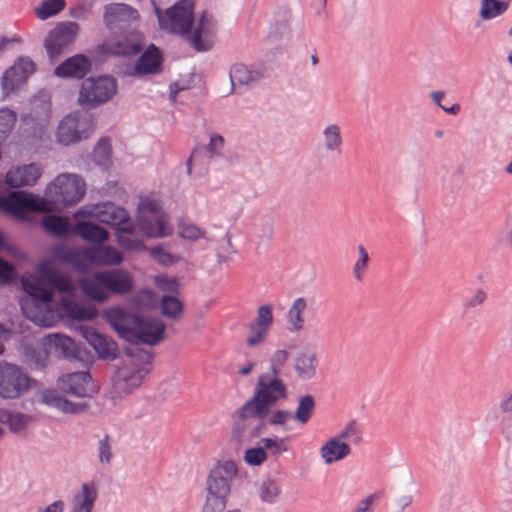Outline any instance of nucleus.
<instances>
[{
	"instance_id": "obj_1",
	"label": "nucleus",
	"mask_w": 512,
	"mask_h": 512,
	"mask_svg": "<svg viewBox=\"0 0 512 512\" xmlns=\"http://www.w3.org/2000/svg\"><path fill=\"white\" fill-rule=\"evenodd\" d=\"M85 191L86 185L80 176L63 173L46 187L44 197L25 191L12 192L7 197H0V208L17 218L25 219L30 211L48 212L58 206L75 204L82 199Z\"/></svg>"
},
{
	"instance_id": "obj_2",
	"label": "nucleus",
	"mask_w": 512,
	"mask_h": 512,
	"mask_svg": "<svg viewBox=\"0 0 512 512\" xmlns=\"http://www.w3.org/2000/svg\"><path fill=\"white\" fill-rule=\"evenodd\" d=\"M104 318L121 338L129 342L153 346L164 336L165 324L156 317L141 316L128 313L121 307H112L104 311Z\"/></svg>"
},
{
	"instance_id": "obj_3",
	"label": "nucleus",
	"mask_w": 512,
	"mask_h": 512,
	"mask_svg": "<svg viewBox=\"0 0 512 512\" xmlns=\"http://www.w3.org/2000/svg\"><path fill=\"white\" fill-rule=\"evenodd\" d=\"M26 297L20 300L23 315L39 327H52L57 322V314L49 308L52 290L45 288L40 279L33 275H24L21 279Z\"/></svg>"
},
{
	"instance_id": "obj_4",
	"label": "nucleus",
	"mask_w": 512,
	"mask_h": 512,
	"mask_svg": "<svg viewBox=\"0 0 512 512\" xmlns=\"http://www.w3.org/2000/svg\"><path fill=\"white\" fill-rule=\"evenodd\" d=\"M287 397V385L280 375L263 373L257 379L253 397L240 408L239 415L242 418H262L268 414L271 406Z\"/></svg>"
},
{
	"instance_id": "obj_5",
	"label": "nucleus",
	"mask_w": 512,
	"mask_h": 512,
	"mask_svg": "<svg viewBox=\"0 0 512 512\" xmlns=\"http://www.w3.org/2000/svg\"><path fill=\"white\" fill-rule=\"evenodd\" d=\"M167 215L157 195L151 194L140 199L137 208V226L148 238H162L172 233L166 223Z\"/></svg>"
},
{
	"instance_id": "obj_6",
	"label": "nucleus",
	"mask_w": 512,
	"mask_h": 512,
	"mask_svg": "<svg viewBox=\"0 0 512 512\" xmlns=\"http://www.w3.org/2000/svg\"><path fill=\"white\" fill-rule=\"evenodd\" d=\"M195 1L179 0L164 12L153 2L154 12L158 18L160 28L172 34H188L193 24Z\"/></svg>"
},
{
	"instance_id": "obj_7",
	"label": "nucleus",
	"mask_w": 512,
	"mask_h": 512,
	"mask_svg": "<svg viewBox=\"0 0 512 512\" xmlns=\"http://www.w3.org/2000/svg\"><path fill=\"white\" fill-rule=\"evenodd\" d=\"M94 131L92 117L76 111L66 115L59 123L56 132L57 141L65 146L87 139Z\"/></svg>"
},
{
	"instance_id": "obj_8",
	"label": "nucleus",
	"mask_w": 512,
	"mask_h": 512,
	"mask_svg": "<svg viewBox=\"0 0 512 512\" xmlns=\"http://www.w3.org/2000/svg\"><path fill=\"white\" fill-rule=\"evenodd\" d=\"M116 92L117 82L113 77H89L81 84L78 102L88 108H96L109 101Z\"/></svg>"
},
{
	"instance_id": "obj_9",
	"label": "nucleus",
	"mask_w": 512,
	"mask_h": 512,
	"mask_svg": "<svg viewBox=\"0 0 512 512\" xmlns=\"http://www.w3.org/2000/svg\"><path fill=\"white\" fill-rule=\"evenodd\" d=\"M32 379L21 368L13 364L0 366V396L16 399L30 388Z\"/></svg>"
},
{
	"instance_id": "obj_10",
	"label": "nucleus",
	"mask_w": 512,
	"mask_h": 512,
	"mask_svg": "<svg viewBox=\"0 0 512 512\" xmlns=\"http://www.w3.org/2000/svg\"><path fill=\"white\" fill-rule=\"evenodd\" d=\"M237 474L238 468L234 461H218L209 472L206 481V491L228 498L231 491V483Z\"/></svg>"
},
{
	"instance_id": "obj_11",
	"label": "nucleus",
	"mask_w": 512,
	"mask_h": 512,
	"mask_svg": "<svg viewBox=\"0 0 512 512\" xmlns=\"http://www.w3.org/2000/svg\"><path fill=\"white\" fill-rule=\"evenodd\" d=\"M79 25L75 22H65L52 29L45 39V48L50 59H56L75 41Z\"/></svg>"
},
{
	"instance_id": "obj_12",
	"label": "nucleus",
	"mask_w": 512,
	"mask_h": 512,
	"mask_svg": "<svg viewBox=\"0 0 512 512\" xmlns=\"http://www.w3.org/2000/svg\"><path fill=\"white\" fill-rule=\"evenodd\" d=\"M36 70L35 63L25 56L19 57L2 75L1 88L5 95L17 90L26 83L28 77Z\"/></svg>"
},
{
	"instance_id": "obj_13",
	"label": "nucleus",
	"mask_w": 512,
	"mask_h": 512,
	"mask_svg": "<svg viewBox=\"0 0 512 512\" xmlns=\"http://www.w3.org/2000/svg\"><path fill=\"white\" fill-rule=\"evenodd\" d=\"M79 214L84 217L95 218L97 221L110 226L119 227L130 219L129 213L125 208L109 201L82 208Z\"/></svg>"
},
{
	"instance_id": "obj_14",
	"label": "nucleus",
	"mask_w": 512,
	"mask_h": 512,
	"mask_svg": "<svg viewBox=\"0 0 512 512\" xmlns=\"http://www.w3.org/2000/svg\"><path fill=\"white\" fill-rule=\"evenodd\" d=\"M274 322L273 308L270 304L258 307L256 318L249 323V336L246 338L248 347H257L264 343Z\"/></svg>"
},
{
	"instance_id": "obj_15",
	"label": "nucleus",
	"mask_w": 512,
	"mask_h": 512,
	"mask_svg": "<svg viewBox=\"0 0 512 512\" xmlns=\"http://www.w3.org/2000/svg\"><path fill=\"white\" fill-rule=\"evenodd\" d=\"M139 18L138 11L125 3H111L104 6L103 22L110 29H124L136 22Z\"/></svg>"
},
{
	"instance_id": "obj_16",
	"label": "nucleus",
	"mask_w": 512,
	"mask_h": 512,
	"mask_svg": "<svg viewBox=\"0 0 512 512\" xmlns=\"http://www.w3.org/2000/svg\"><path fill=\"white\" fill-rule=\"evenodd\" d=\"M59 388L76 397H92L96 387L89 372L81 371L63 375L58 379Z\"/></svg>"
},
{
	"instance_id": "obj_17",
	"label": "nucleus",
	"mask_w": 512,
	"mask_h": 512,
	"mask_svg": "<svg viewBox=\"0 0 512 512\" xmlns=\"http://www.w3.org/2000/svg\"><path fill=\"white\" fill-rule=\"evenodd\" d=\"M43 173L39 163H30L10 168L5 175V183L11 188L31 187Z\"/></svg>"
},
{
	"instance_id": "obj_18",
	"label": "nucleus",
	"mask_w": 512,
	"mask_h": 512,
	"mask_svg": "<svg viewBox=\"0 0 512 512\" xmlns=\"http://www.w3.org/2000/svg\"><path fill=\"white\" fill-rule=\"evenodd\" d=\"M80 334L100 358L113 360L117 357L118 347L113 339L99 333L93 327L86 325L80 327Z\"/></svg>"
},
{
	"instance_id": "obj_19",
	"label": "nucleus",
	"mask_w": 512,
	"mask_h": 512,
	"mask_svg": "<svg viewBox=\"0 0 512 512\" xmlns=\"http://www.w3.org/2000/svg\"><path fill=\"white\" fill-rule=\"evenodd\" d=\"M87 261L95 266H118L124 261L120 251L111 245H97L84 248Z\"/></svg>"
},
{
	"instance_id": "obj_20",
	"label": "nucleus",
	"mask_w": 512,
	"mask_h": 512,
	"mask_svg": "<svg viewBox=\"0 0 512 512\" xmlns=\"http://www.w3.org/2000/svg\"><path fill=\"white\" fill-rule=\"evenodd\" d=\"M265 68L262 64L235 63L230 67L229 77L232 90L236 84L249 85L264 77Z\"/></svg>"
},
{
	"instance_id": "obj_21",
	"label": "nucleus",
	"mask_w": 512,
	"mask_h": 512,
	"mask_svg": "<svg viewBox=\"0 0 512 512\" xmlns=\"http://www.w3.org/2000/svg\"><path fill=\"white\" fill-rule=\"evenodd\" d=\"M106 279V288L108 296L126 295L129 294L134 288V280L132 275L124 269H114L104 271Z\"/></svg>"
},
{
	"instance_id": "obj_22",
	"label": "nucleus",
	"mask_w": 512,
	"mask_h": 512,
	"mask_svg": "<svg viewBox=\"0 0 512 512\" xmlns=\"http://www.w3.org/2000/svg\"><path fill=\"white\" fill-rule=\"evenodd\" d=\"M148 371V368L144 366L120 368L115 381L116 389L123 393H130L141 385Z\"/></svg>"
},
{
	"instance_id": "obj_23",
	"label": "nucleus",
	"mask_w": 512,
	"mask_h": 512,
	"mask_svg": "<svg viewBox=\"0 0 512 512\" xmlns=\"http://www.w3.org/2000/svg\"><path fill=\"white\" fill-rule=\"evenodd\" d=\"M41 401L66 414H80L87 410L85 402H73L58 394L55 390H45L41 394Z\"/></svg>"
},
{
	"instance_id": "obj_24",
	"label": "nucleus",
	"mask_w": 512,
	"mask_h": 512,
	"mask_svg": "<svg viewBox=\"0 0 512 512\" xmlns=\"http://www.w3.org/2000/svg\"><path fill=\"white\" fill-rule=\"evenodd\" d=\"M90 61L83 55L66 59L55 68V75L60 78H83L90 69Z\"/></svg>"
},
{
	"instance_id": "obj_25",
	"label": "nucleus",
	"mask_w": 512,
	"mask_h": 512,
	"mask_svg": "<svg viewBox=\"0 0 512 512\" xmlns=\"http://www.w3.org/2000/svg\"><path fill=\"white\" fill-rule=\"evenodd\" d=\"M320 456L326 465L342 461L351 454L348 442L339 440V437H331L320 447Z\"/></svg>"
},
{
	"instance_id": "obj_26",
	"label": "nucleus",
	"mask_w": 512,
	"mask_h": 512,
	"mask_svg": "<svg viewBox=\"0 0 512 512\" xmlns=\"http://www.w3.org/2000/svg\"><path fill=\"white\" fill-rule=\"evenodd\" d=\"M80 287L85 295L98 302L108 299V291L106 288L105 273L96 272L92 275L84 277L79 281Z\"/></svg>"
},
{
	"instance_id": "obj_27",
	"label": "nucleus",
	"mask_w": 512,
	"mask_h": 512,
	"mask_svg": "<svg viewBox=\"0 0 512 512\" xmlns=\"http://www.w3.org/2000/svg\"><path fill=\"white\" fill-rule=\"evenodd\" d=\"M97 496L98 490L94 482L83 483L71 499V512H92Z\"/></svg>"
},
{
	"instance_id": "obj_28",
	"label": "nucleus",
	"mask_w": 512,
	"mask_h": 512,
	"mask_svg": "<svg viewBox=\"0 0 512 512\" xmlns=\"http://www.w3.org/2000/svg\"><path fill=\"white\" fill-rule=\"evenodd\" d=\"M162 56L160 50L151 44L139 57L135 64V74H155L160 72Z\"/></svg>"
},
{
	"instance_id": "obj_29",
	"label": "nucleus",
	"mask_w": 512,
	"mask_h": 512,
	"mask_svg": "<svg viewBox=\"0 0 512 512\" xmlns=\"http://www.w3.org/2000/svg\"><path fill=\"white\" fill-rule=\"evenodd\" d=\"M307 308L308 300L305 297H297L293 300L286 314L287 327L290 332L299 333L304 329V316Z\"/></svg>"
},
{
	"instance_id": "obj_30",
	"label": "nucleus",
	"mask_w": 512,
	"mask_h": 512,
	"mask_svg": "<svg viewBox=\"0 0 512 512\" xmlns=\"http://www.w3.org/2000/svg\"><path fill=\"white\" fill-rule=\"evenodd\" d=\"M322 145L326 152L331 154H341L344 145L342 129L337 123L326 124L321 132Z\"/></svg>"
},
{
	"instance_id": "obj_31",
	"label": "nucleus",
	"mask_w": 512,
	"mask_h": 512,
	"mask_svg": "<svg viewBox=\"0 0 512 512\" xmlns=\"http://www.w3.org/2000/svg\"><path fill=\"white\" fill-rule=\"evenodd\" d=\"M116 242L126 252H139L145 250L142 239L131 225L118 227L115 232Z\"/></svg>"
},
{
	"instance_id": "obj_32",
	"label": "nucleus",
	"mask_w": 512,
	"mask_h": 512,
	"mask_svg": "<svg viewBox=\"0 0 512 512\" xmlns=\"http://www.w3.org/2000/svg\"><path fill=\"white\" fill-rule=\"evenodd\" d=\"M61 304L65 314L77 321H90L98 315V311L93 305L83 304L74 299L63 298Z\"/></svg>"
},
{
	"instance_id": "obj_33",
	"label": "nucleus",
	"mask_w": 512,
	"mask_h": 512,
	"mask_svg": "<svg viewBox=\"0 0 512 512\" xmlns=\"http://www.w3.org/2000/svg\"><path fill=\"white\" fill-rule=\"evenodd\" d=\"M103 47L109 54L117 56H131L138 54L141 46L127 36H119L107 39Z\"/></svg>"
},
{
	"instance_id": "obj_34",
	"label": "nucleus",
	"mask_w": 512,
	"mask_h": 512,
	"mask_svg": "<svg viewBox=\"0 0 512 512\" xmlns=\"http://www.w3.org/2000/svg\"><path fill=\"white\" fill-rule=\"evenodd\" d=\"M211 15L203 13L193 34L189 37L190 44L197 51H207L210 48L209 35L211 30Z\"/></svg>"
},
{
	"instance_id": "obj_35",
	"label": "nucleus",
	"mask_w": 512,
	"mask_h": 512,
	"mask_svg": "<svg viewBox=\"0 0 512 512\" xmlns=\"http://www.w3.org/2000/svg\"><path fill=\"white\" fill-rule=\"evenodd\" d=\"M317 356L312 351L299 353L294 359V370L302 380H310L316 375Z\"/></svg>"
},
{
	"instance_id": "obj_36",
	"label": "nucleus",
	"mask_w": 512,
	"mask_h": 512,
	"mask_svg": "<svg viewBox=\"0 0 512 512\" xmlns=\"http://www.w3.org/2000/svg\"><path fill=\"white\" fill-rule=\"evenodd\" d=\"M73 232L87 242L98 244L104 243L109 237L105 228L86 221L77 222Z\"/></svg>"
},
{
	"instance_id": "obj_37",
	"label": "nucleus",
	"mask_w": 512,
	"mask_h": 512,
	"mask_svg": "<svg viewBox=\"0 0 512 512\" xmlns=\"http://www.w3.org/2000/svg\"><path fill=\"white\" fill-rule=\"evenodd\" d=\"M42 226L48 233L60 238L66 237L70 231L67 219L56 215L45 216L42 220Z\"/></svg>"
},
{
	"instance_id": "obj_38",
	"label": "nucleus",
	"mask_w": 512,
	"mask_h": 512,
	"mask_svg": "<svg viewBox=\"0 0 512 512\" xmlns=\"http://www.w3.org/2000/svg\"><path fill=\"white\" fill-rule=\"evenodd\" d=\"M315 410V400L312 395H305L299 398L292 419L304 425L309 422Z\"/></svg>"
},
{
	"instance_id": "obj_39",
	"label": "nucleus",
	"mask_w": 512,
	"mask_h": 512,
	"mask_svg": "<svg viewBox=\"0 0 512 512\" xmlns=\"http://www.w3.org/2000/svg\"><path fill=\"white\" fill-rule=\"evenodd\" d=\"M509 4L502 0H482L480 17L483 20H491L502 15L508 9Z\"/></svg>"
},
{
	"instance_id": "obj_40",
	"label": "nucleus",
	"mask_w": 512,
	"mask_h": 512,
	"mask_svg": "<svg viewBox=\"0 0 512 512\" xmlns=\"http://www.w3.org/2000/svg\"><path fill=\"white\" fill-rule=\"evenodd\" d=\"M335 437H339L341 441H348L354 445H358L363 441V431L356 420H350L344 424Z\"/></svg>"
},
{
	"instance_id": "obj_41",
	"label": "nucleus",
	"mask_w": 512,
	"mask_h": 512,
	"mask_svg": "<svg viewBox=\"0 0 512 512\" xmlns=\"http://www.w3.org/2000/svg\"><path fill=\"white\" fill-rule=\"evenodd\" d=\"M65 5V0H44L35 8V14L40 20H46L61 12Z\"/></svg>"
},
{
	"instance_id": "obj_42",
	"label": "nucleus",
	"mask_w": 512,
	"mask_h": 512,
	"mask_svg": "<svg viewBox=\"0 0 512 512\" xmlns=\"http://www.w3.org/2000/svg\"><path fill=\"white\" fill-rule=\"evenodd\" d=\"M32 420L33 417L31 415L21 412H10L6 415V423L14 433L24 431Z\"/></svg>"
},
{
	"instance_id": "obj_43",
	"label": "nucleus",
	"mask_w": 512,
	"mask_h": 512,
	"mask_svg": "<svg viewBox=\"0 0 512 512\" xmlns=\"http://www.w3.org/2000/svg\"><path fill=\"white\" fill-rule=\"evenodd\" d=\"M55 337L56 350L64 358H76L78 354V347L73 339L68 336L53 335Z\"/></svg>"
},
{
	"instance_id": "obj_44",
	"label": "nucleus",
	"mask_w": 512,
	"mask_h": 512,
	"mask_svg": "<svg viewBox=\"0 0 512 512\" xmlns=\"http://www.w3.org/2000/svg\"><path fill=\"white\" fill-rule=\"evenodd\" d=\"M16 122L14 111L4 108L0 109V144L6 140Z\"/></svg>"
},
{
	"instance_id": "obj_45",
	"label": "nucleus",
	"mask_w": 512,
	"mask_h": 512,
	"mask_svg": "<svg viewBox=\"0 0 512 512\" xmlns=\"http://www.w3.org/2000/svg\"><path fill=\"white\" fill-rule=\"evenodd\" d=\"M94 161L101 167H107L111 158V146L108 139H101L93 151Z\"/></svg>"
},
{
	"instance_id": "obj_46",
	"label": "nucleus",
	"mask_w": 512,
	"mask_h": 512,
	"mask_svg": "<svg viewBox=\"0 0 512 512\" xmlns=\"http://www.w3.org/2000/svg\"><path fill=\"white\" fill-rule=\"evenodd\" d=\"M97 456L98 461L101 465H110L113 458V452L111 440L108 434H105L102 438L98 440Z\"/></svg>"
},
{
	"instance_id": "obj_47",
	"label": "nucleus",
	"mask_w": 512,
	"mask_h": 512,
	"mask_svg": "<svg viewBox=\"0 0 512 512\" xmlns=\"http://www.w3.org/2000/svg\"><path fill=\"white\" fill-rule=\"evenodd\" d=\"M162 313L170 318L178 317L183 310L181 301L174 296H163L161 299Z\"/></svg>"
},
{
	"instance_id": "obj_48",
	"label": "nucleus",
	"mask_w": 512,
	"mask_h": 512,
	"mask_svg": "<svg viewBox=\"0 0 512 512\" xmlns=\"http://www.w3.org/2000/svg\"><path fill=\"white\" fill-rule=\"evenodd\" d=\"M383 496L381 491L370 493L356 502L351 512H374V504Z\"/></svg>"
},
{
	"instance_id": "obj_49",
	"label": "nucleus",
	"mask_w": 512,
	"mask_h": 512,
	"mask_svg": "<svg viewBox=\"0 0 512 512\" xmlns=\"http://www.w3.org/2000/svg\"><path fill=\"white\" fill-rule=\"evenodd\" d=\"M281 490L273 480H265L259 488V497L263 502L272 503L279 496Z\"/></svg>"
},
{
	"instance_id": "obj_50",
	"label": "nucleus",
	"mask_w": 512,
	"mask_h": 512,
	"mask_svg": "<svg viewBox=\"0 0 512 512\" xmlns=\"http://www.w3.org/2000/svg\"><path fill=\"white\" fill-rule=\"evenodd\" d=\"M289 358V353L285 349H277L271 355L269 359V373L278 374L282 368L285 366Z\"/></svg>"
},
{
	"instance_id": "obj_51",
	"label": "nucleus",
	"mask_w": 512,
	"mask_h": 512,
	"mask_svg": "<svg viewBox=\"0 0 512 512\" xmlns=\"http://www.w3.org/2000/svg\"><path fill=\"white\" fill-rule=\"evenodd\" d=\"M357 249L359 253V258L354 263L353 276L357 281H362L368 268L369 255L365 250L364 246L359 245Z\"/></svg>"
},
{
	"instance_id": "obj_52",
	"label": "nucleus",
	"mask_w": 512,
	"mask_h": 512,
	"mask_svg": "<svg viewBox=\"0 0 512 512\" xmlns=\"http://www.w3.org/2000/svg\"><path fill=\"white\" fill-rule=\"evenodd\" d=\"M227 504V497L208 493L202 512H223Z\"/></svg>"
},
{
	"instance_id": "obj_53",
	"label": "nucleus",
	"mask_w": 512,
	"mask_h": 512,
	"mask_svg": "<svg viewBox=\"0 0 512 512\" xmlns=\"http://www.w3.org/2000/svg\"><path fill=\"white\" fill-rule=\"evenodd\" d=\"M244 461L249 466H259L267 459V453L263 447H253L244 453Z\"/></svg>"
},
{
	"instance_id": "obj_54",
	"label": "nucleus",
	"mask_w": 512,
	"mask_h": 512,
	"mask_svg": "<svg viewBox=\"0 0 512 512\" xmlns=\"http://www.w3.org/2000/svg\"><path fill=\"white\" fill-rule=\"evenodd\" d=\"M180 236L186 240H197L205 237V230L194 224H183L180 226Z\"/></svg>"
},
{
	"instance_id": "obj_55",
	"label": "nucleus",
	"mask_w": 512,
	"mask_h": 512,
	"mask_svg": "<svg viewBox=\"0 0 512 512\" xmlns=\"http://www.w3.org/2000/svg\"><path fill=\"white\" fill-rule=\"evenodd\" d=\"M49 284L53 288L62 293H70L71 291H73L74 288L70 278L61 272H58V274L54 278H52Z\"/></svg>"
},
{
	"instance_id": "obj_56",
	"label": "nucleus",
	"mask_w": 512,
	"mask_h": 512,
	"mask_svg": "<svg viewBox=\"0 0 512 512\" xmlns=\"http://www.w3.org/2000/svg\"><path fill=\"white\" fill-rule=\"evenodd\" d=\"M157 287L165 292L178 293L179 283L176 278L168 277L166 275H158L155 277Z\"/></svg>"
},
{
	"instance_id": "obj_57",
	"label": "nucleus",
	"mask_w": 512,
	"mask_h": 512,
	"mask_svg": "<svg viewBox=\"0 0 512 512\" xmlns=\"http://www.w3.org/2000/svg\"><path fill=\"white\" fill-rule=\"evenodd\" d=\"M224 146V139L218 133H212L210 135V141L207 145V152L210 154V157L220 155V152Z\"/></svg>"
},
{
	"instance_id": "obj_58",
	"label": "nucleus",
	"mask_w": 512,
	"mask_h": 512,
	"mask_svg": "<svg viewBox=\"0 0 512 512\" xmlns=\"http://www.w3.org/2000/svg\"><path fill=\"white\" fill-rule=\"evenodd\" d=\"M76 251L77 249L67 248L64 246H56L53 249V255L57 259L69 264V262H74Z\"/></svg>"
},
{
	"instance_id": "obj_59",
	"label": "nucleus",
	"mask_w": 512,
	"mask_h": 512,
	"mask_svg": "<svg viewBox=\"0 0 512 512\" xmlns=\"http://www.w3.org/2000/svg\"><path fill=\"white\" fill-rule=\"evenodd\" d=\"M39 274L46 280L48 283L58 274V270H56L52 263L49 261H42L38 264L37 268Z\"/></svg>"
},
{
	"instance_id": "obj_60",
	"label": "nucleus",
	"mask_w": 512,
	"mask_h": 512,
	"mask_svg": "<svg viewBox=\"0 0 512 512\" xmlns=\"http://www.w3.org/2000/svg\"><path fill=\"white\" fill-rule=\"evenodd\" d=\"M39 274L46 280L48 283L58 274V270H56L52 263L49 261H42L38 264L37 268Z\"/></svg>"
},
{
	"instance_id": "obj_61",
	"label": "nucleus",
	"mask_w": 512,
	"mask_h": 512,
	"mask_svg": "<svg viewBox=\"0 0 512 512\" xmlns=\"http://www.w3.org/2000/svg\"><path fill=\"white\" fill-rule=\"evenodd\" d=\"M264 449H273L276 454H281L287 450L283 440L273 438H263L261 440Z\"/></svg>"
},
{
	"instance_id": "obj_62",
	"label": "nucleus",
	"mask_w": 512,
	"mask_h": 512,
	"mask_svg": "<svg viewBox=\"0 0 512 512\" xmlns=\"http://www.w3.org/2000/svg\"><path fill=\"white\" fill-rule=\"evenodd\" d=\"M151 255L161 264L170 265L173 263V257L170 253L166 252L162 247H153Z\"/></svg>"
},
{
	"instance_id": "obj_63",
	"label": "nucleus",
	"mask_w": 512,
	"mask_h": 512,
	"mask_svg": "<svg viewBox=\"0 0 512 512\" xmlns=\"http://www.w3.org/2000/svg\"><path fill=\"white\" fill-rule=\"evenodd\" d=\"M289 419H292V413L288 410H276L269 419L271 425H285Z\"/></svg>"
},
{
	"instance_id": "obj_64",
	"label": "nucleus",
	"mask_w": 512,
	"mask_h": 512,
	"mask_svg": "<svg viewBox=\"0 0 512 512\" xmlns=\"http://www.w3.org/2000/svg\"><path fill=\"white\" fill-rule=\"evenodd\" d=\"M15 276L12 266L0 258V280L2 282H9Z\"/></svg>"
}]
</instances>
